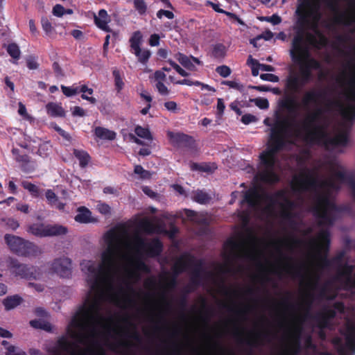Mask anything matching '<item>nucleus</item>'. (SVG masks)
Wrapping results in <instances>:
<instances>
[{
  "instance_id": "obj_18",
  "label": "nucleus",
  "mask_w": 355,
  "mask_h": 355,
  "mask_svg": "<svg viewBox=\"0 0 355 355\" xmlns=\"http://www.w3.org/2000/svg\"><path fill=\"white\" fill-rule=\"evenodd\" d=\"M334 175L347 184L350 190V196L355 202V171H338L335 172Z\"/></svg>"
},
{
  "instance_id": "obj_56",
  "label": "nucleus",
  "mask_w": 355,
  "mask_h": 355,
  "mask_svg": "<svg viewBox=\"0 0 355 355\" xmlns=\"http://www.w3.org/2000/svg\"><path fill=\"white\" fill-rule=\"evenodd\" d=\"M175 83L179 85L199 86L201 82L199 80H192L191 79H182L177 80Z\"/></svg>"
},
{
  "instance_id": "obj_35",
  "label": "nucleus",
  "mask_w": 355,
  "mask_h": 355,
  "mask_svg": "<svg viewBox=\"0 0 355 355\" xmlns=\"http://www.w3.org/2000/svg\"><path fill=\"white\" fill-rule=\"evenodd\" d=\"M175 58L178 60V61L182 64V66L189 70H193L195 67L193 64L192 61L191 60L190 57H187L185 54L178 52Z\"/></svg>"
},
{
  "instance_id": "obj_57",
  "label": "nucleus",
  "mask_w": 355,
  "mask_h": 355,
  "mask_svg": "<svg viewBox=\"0 0 355 355\" xmlns=\"http://www.w3.org/2000/svg\"><path fill=\"white\" fill-rule=\"evenodd\" d=\"M308 39H309V42L313 44H316V43H319L322 45H325V44L327 42V39H326L325 36H324L322 34L320 35V41L319 42H318L317 38L314 35H311V34H309L308 35Z\"/></svg>"
},
{
  "instance_id": "obj_48",
  "label": "nucleus",
  "mask_w": 355,
  "mask_h": 355,
  "mask_svg": "<svg viewBox=\"0 0 355 355\" xmlns=\"http://www.w3.org/2000/svg\"><path fill=\"white\" fill-rule=\"evenodd\" d=\"M134 6L139 15H143L146 12L147 6L144 0H134Z\"/></svg>"
},
{
  "instance_id": "obj_7",
  "label": "nucleus",
  "mask_w": 355,
  "mask_h": 355,
  "mask_svg": "<svg viewBox=\"0 0 355 355\" xmlns=\"http://www.w3.org/2000/svg\"><path fill=\"white\" fill-rule=\"evenodd\" d=\"M4 241L12 252L21 257H37L41 250L37 244L13 234H6Z\"/></svg>"
},
{
  "instance_id": "obj_39",
  "label": "nucleus",
  "mask_w": 355,
  "mask_h": 355,
  "mask_svg": "<svg viewBox=\"0 0 355 355\" xmlns=\"http://www.w3.org/2000/svg\"><path fill=\"white\" fill-rule=\"evenodd\" d=\"M21 186L24 189H27L31 195L33 197H38L40 195V189L37 185L31 183V182L24 180L21 182Z\"/></svg>"
},
{
  "instance_id": "obj_31",
  "label": "nucleus",
  "mask_w": 355,
  "mask_h": 355,
  "mask_svg": "<svg viewBox=\"0 0 355 355\" xmlns=\"http://www.w3.org/2000/svg\"><path fill=\"white\" fill-rule=\"evenodd\" d=\"M23 302V299L19 295L7 296L3 301V305L6 311H10L19 305Z\"/></svg>"
},
{
  "instance_id": "obj_9",
  "label": "nucleus",
  "mask_w": 355,
  "mask_h": 355,
  "mask_svg": "<svg viewBox=\"0 0 355 355\" xmlns=\"http://www.w3.org/2000/svg\"><path fill=\"white\" fill-rule=\"evenodd\" d=\"M66 226L61 224L35 223L28 225L27 232L39 238L62 236L68 233Z\"/></svg>"
},
{
  "instance_id": "obj_5",
  "label": "nucleus",
  "mask_w": 355,
  "mask_h": 355,
  "mask_svg": "<svg viewBox=\"0 0 355 355\" xmlns=\"http://www.w3.org/2000/svg\"><path fill=\"white\" fill-rule=\"evenodd\" d=\"M322 1L324 6L334 13L338 15L339 5L337 0H303L297 8L295 13L297 16V24L300 28L304 29L310 25V19L318 20L320 18L319 10L320 2Z\"/></svg>"
},
{
  "instance_id": "obj_26",
  "label": "nucleus",
  "mask_w": 355,
  "mask_h": 355,
  "mask_svg": "<svg viewBox=\"0 0 355 355\" xmlns=\"http://www.w3.org/2000/svg\"><path fill=\"white\" fill-rule=\"evenodd\" d=\"M345 345L348 349L355 352V325L348 324L345 333Z\"/></svg>"
},
{
  "instance_id": "obj_58",
  "label": "nucleus",
  "mask_w": 355,
  "mask_h": 355,
  "mask_svg": "<svg viewBox=\"0 0 355 355\" xmlns=\"http://www.w3.org/2000/svg\"><path fill=\"white\" fill-rule=\"evenodd\" d=\"M45 196H46L48 202L51 205L55 204L58 200V197L55 195V193L53 191L52 189H50L46 190V191L45 193Z\"/></svg>"
},
{
  "instance_id": "obj_25",
  "label": "nucleus",
  "mask_w": 355,
  "mask_h": 355,
  "mask_svg": "<svg viewBox=\"0 0 355 355\" xmlns=\"http://www.w3.org/2000/svg\"><path fill=\"white\" fill-rule=\"evenodd\" d=\"M261 196L257 187L250 188L244 193L241 203H247L250 207L258 205Z\"/></svg>"
},
{
  "instance_id": "obj_47",
  "label": "nucleus",
  "mask_w": 355,
  "mask_h": 355,
  "mask_svg": "<svg viewBox=\"0 0 355 355\" xmlns=\"http://www.w3.org/2000/svg\"><path fill=\"white\" fill-rule=\"evenodd\" d=\"M135 173L139 175L142 179H149L151 178L150 171L144 169L141 165L135 166Z\"/></svg>"
},
{
  "instance_id": "obj_24",
  "label": "nucleus",
  "mask_w": 355,
  "mask_h": 355,
  "mask_svg": "<svg viewBox=\"0 0 355 355\" xmlns=\"http://www.w3.org/2000/svg\"><path fill=\"white\" fill-rule=\"evenodd\" d=\"M109 21V16L105 9H101L97 16L94 15V24L106 33L112 32V28L108 26Z\"/></svg>"
},
{
  "instance_id": "obj_11",
  "label": "nucleus",
  "mask_w": 355,
  "mask_h": 355,
  "mask_svg": "<svg viewBox=\"0 0 355 355\" xmlns=\"http://www.w3.org/2000/svg\"><path fill=\"white\" fill-rule=\"evenodd\" d=\"M350 76L348 80V89L346 98L349 101V104L345 108L342 115L345 120L353 122L355 120V62L349 63Z\"/></svg>"
},
{
  "instance_id": "obj_32",
  "label": "nucleus",
  "mask_w": 355,
  "mask_h": 355,
  "mask_svg": "<svg viewBox=\"0 0 355 355\" xmlns=\"http://www.w3.org/2000/svg\"><path fill=\"white\" fill-rule=\"evenodd\" d=\"M94 135L97 138L101 139L114 140L116 138V133L114 131L106 129L101 126L96 127L94 129Z\"/></svg>"
},
{
  "instance_id": "obj_21",
  "label": "nucleus",
  "mask_w": 355,
  "mask_h": 355,
  "mask_svg": "<svg viewBox=\"0 0 355 355\" xmlns=\"http://www.w3.org/2000/svg\"><path fill=\"white\" fill-rule=\"evenodd\" d=\"M278 198H283V202L279 204L282 210L293 211L294 208L296 207V204L293 201L289 200V198L285 196L283 190H279V191L276 192L274 195L267 196L266 197V198L272 205L277 204Z\"/></svg>"
},
{
  "instance_id": "obj_53",
  "label": "nucleus",
  "mask_w": 355,
  "mask_h": 355,
  "mask_svg": "<svg viewBox=\"0 0 355 355\" xmlns=\"http://www.w3.org/2000/svg\"><path fill=\"white\" fill-rule=\"evenodd\" d=\"M26 64L28 69H37L39 67V64L37 62V58L33 55H29L26 59Z\"/></svg>"
},
{
  "instance_id": "obj_36",
  "label": "nucleus",
  "mask_w": 355,
  "mask_h": 355,
  "mask_svg": "<svg viewBox=\"0 0 355 355\" xmlns=\"http://www.w3.org/2000/svg\"><path fill=\"white\" fill-rule=\"evenodd\" d=\"M354 266L349 264H345L338 272L340 277H345V285L349 287V279L352 277Z\"/></svg>"
},
{
  "instance_id": "obj_30",
  "label": "nucleus",
  "mask_w": 355,
  "mask_h": 355,
  "mask_svg": "<svg viewBox=\"0 0 355 355\" xmlns=\"http://www.w3.org/2000/svg\"><path fill=\"white\" fill-rule=\"evenodd\" d=\"M47 114L53 117H64L65 116L64 110L57 103H49L46 105Z\"/></svg>"
},
{
  "instance_id": "obj_41",
  "label": "nucleus",
  "mask_w": 355,
  "mask_h": 355,
  "mask_svg": "<svg viewBox=\"0 0 355 355\" xmlns=\"http://www.w3.org/2000/svg\"><path fill=\"white\" fill-rule=\"evenodd\" d=\"M193 200L200 204H207L210 201L209 195L202 190H198L193 196Z\"/></svg>"
},
{
  "instance_id": "obj_62",
  "label": "nucleus",
  "mask_w": 355,
  "mask_h": 355,
  "mask_svg": "<svg viewBox=\"0 0 355 355\" xmlns=\"http://www.w3.org/2000/svg\"><path fill=\"white\" fill-rule=\"evenodd\" d=\"M260 78L263 80L270 81V82H277L279 80V78L274 75V73H261Z\"/></svg>"
},
{
  "instance_id": "obj_27",
  "label": "nucleus",
  "mask_w": 355,
  "mask_h": 355,
  "mask_svg": "<svg viewBox=\"0 0 355 355\" xmlns=\"http://www.w3.org/2000/svg\"><path fill=\"white\" fill-rule=\"evenodd\" d=\"M210 55L215 60H223L227 55V49L225 44L218 43L211 47Z\"/></svg>"
},
{
  "instance_id": "obj_15",
  "label": "nucleus",
  "mask_w": 355,
  "mask_h": 355,
  "mask_svg": "<svg viewBox=\"0 0 355 355\" xmlns=\"http://www.w3.org/2000/svg\"><path fill=\"white\" fill-rule=\"evenodd\" d=\"M168 139L177 148H192L195 140L192 136L183 132H168Z\"/></svg>"
},
{
  "instance_id": "obj_54",
  "label": "nucleus",
  "mask_w": 355,
  "mask_h": 355,
  "mask_svg": "<svg viewBox=\"0 0 355 355\" xmlns=\"http://www.w3.org/2000/svg\"><path fill=\"white\" fill-rule=\"evenodd\" d=\"M193 288H191L190 286H187L185 290V294L182 295L180 299L178 301V305L180 308L182 310L185 309V307L187 306V296L186 295L193 291Z\"/></svg>"
},
{
  "instance_id": "obj_51",
  "label": "nucleus",
  "mask_w": 355,
  "mask_h": 355,
  "mask_svg": "<svg viewBox=\"0 0 355 355\" xmlns=\"http://www.w3.org/2000/svg\"><path fill=\"white\" fill-rule=\"evenodd\" d=\"M216 71L218 74L223 78L230 76L232 73L231 69L225 64L220 65L216 68Z\"/></svg>"
},
{
  "instance_id": "obj_49",
  "label": "nucleus",
  "mask_w": 355,
  "mask_h": 355,
  "mask_svg": "<svg viewBox=\"0 0 355 355\" xmlns=\"http://www.w3.org/2000/svg\"><path fill=\"white\" fill-rule=\"evenodd\" d=\"M167 62L176 72L180 74L181 76L187 77L189 76V73L187 72L184 69L181 68L180 66L175 61L172 60H168Z\"/></svg>"
},
{
  "instance_id": "obj_44",
  "label": "nucleus",
  "mask_w": 355,
  "mask_h": 355,
  "mask_svg": "<svg viewBox=\"0 0 355 355\" xmlns=\"http://www.w3.org/2000/svg\"><path fill=\"white\" fill-rule=\"evenodd\" d=\"M250 62L253 64L258 65L259 68L261 71H275V67H273L272 65L267 64H261L259 62L258 60L253 59L252 58V55L249 56L247 62L250 63Z\"/></svg>"
},
{
  "instance_id": "obj_45",
  "label": "nucleus",
  "mask_w": 355,
  "mask_h": 355,
  "mask_svg": "<svg viewBox=\"0 0 355 355\" xmlns=\"http://www.w3.org/2000/svg\"><path fill=\"white\" fill-rule=\"evenodd\" d=\"M304 268V265L303 264H301L299 266L290 265L287 266L286 271L288 274H291L294 277H302V270Z\"/></svg>"
},
{
  "instance_id": "obj_23",
  "label": "nucleus",
  "mask_w": 355,
  "mask_h": 355,
  "mask_svg": "<svg viewBox=\"0 0 355 355\" xmlns=\"http://www.w3.org/2000/svg\"><path fill=\"white\" fill-rule=\"evenodd\" d=\"M193 266L192 277L191 279V288L192 286H198L202 283V272H203V263L201 259L195 260L193 258V263L190 266Z\"/></svg>"
},
{
  "instance_id": "obj_33",
  "label": "nucleus",
  "mask_w": 355,
  "mask_h": 355,
  "mask_svg": "<svg viewBox=\"0 0 355 355\" xmlns=\"http://www.w3.org/2000/svg\"><path fill=\"white\" fill-rule=\"evenodd\" d=\"M191 168L193 171H200L203 172L211 173L214 172L217 168V166L216 165L215 163L193 162L191 164Z\"/></svg>"
},
{
  "instance_id": "obj_13",
  "label": "nucleus",
  "mask_w": 355,
  "mask_h": 355,
  "mask_svg": "<svg viewBox=\"0 0 355 355\" xmlns=\"http://www.w3.org/2000/svg\"><path fill=\"white\" fill-rule=\"evenodd\" d=\"M300 76L290 75L285 81V88L291 94H295L302 87L313 80V73L311 71L299 70Z\"/></svg>"
},
{
  "instance_id": "obj_34",
  "label": "nucleus",
  "mask_w": 355,
  "mask_h": 355,
  "mask_svg": "<svg viewBox=\"0 0 355 355\" xmlns=\"http://www.w3.org/2000/svg\"><path fill=\"white\" fill-rule=\"evenodd\" d=\"M300 351V329L297 331V336L292 347L283 352L282 355H297Z\"/></svg>"
},
{
  "instance_id": "obj_43",
  "label": "nucleus",
  "mask_w": 355,
  "mask_h": 355,
  "mask_svg": "<svg viewBox=\"0 0 355 355\" xmlns=\"http://www.w3.org/2000/svg\"><path fill=\"white\" fill-rule=\"evenodd\" d=\"M51 151V146L49 143H43L40 144L37 154L42 157H47Z\"/></svg>"
},
{
  "instance_id": "obj_64",
  "label": "nucleus",
  "mask_w": 355,
  "mask_h": 355,
  "mask_svg": "<svg viewBox=\"0 0 355 355\" xmlns=\"http://www.w3.org/2000/svg\"><path fill=\"white\" fill-rule=\"evenodd\" d=\"M98 211L103 214H110V207L109 205L105 203H101L97 205Z\"/></svg>"
},
{
  "instance_id": "obj_46",
  "label": "nucleus",
  "mask_w": 355,
  "mask_h": 355,
  "mask_svg": "<svg viewBox=\"0 0 355 355\" xmlns=\"http://www.w3.org/2000/svg\"><path fill=\"white\" fill-rule=\"evenodd\" d=\"M319 239L323 242L325 245L326 250L328 251L330 246V233L327 230L321 231L318 234Z\"/></svg>"
},
{
  "instance_id": "obj_63",
  "label": "nucleus",
  "mask_w": 355,
  "mask_h": 355,
  "mask_svg": "<svg viewBox=\"0 0 355 355\" xmlns=\"http://www.w3.org/2000/svg\"><path fill=\"white\" fill-rule=\"evenodd\" d=\"M65 8L60 4H57L53 7V14L55 17H62L64 15Z\"/></svg>"
},
{
  "instance_id": "obj_29",
  "label": "nucleus",
  "mask_w": 355,
  "mask_h": 355,
  "mask_svg": "<svg viewBox=\"0 0 355 355\" xmlns=\"http://www.w3.org/2000/svg\"><path fill=\"white\" fill-rule=\"evenodd\" d=\"M73 155L79 162V166L82 168H86L91 161V157L86 150L73 149Z\"/></svg>"
},
{
  "instance_id": "obj_22",
  "label": "nucleus",
  "mask_w": 355,
  "mask_h": 355,
  "mask_svg": "<svg viewBox=\"0 0 355 355\" xmlns=\"http://www.w3.org/2000/svg\"><path fill=\"white\" fill-rule=\"evenodd\" d=\"M349 7L352 8V13L349 15L341 12L334 17L336 24L345 26H350L355 23V0H349Z\"/></svg>"
},
{
  "instance_id": "obj_1",
  "label": "nucleus",
  "mask_w": 355,
  "mask_h": 355,
  "mask_svg": "<svg viewBox=\"0 0 355 355\" xmlns=\"http://www.w3.org/2000/svg\"><path fill=\"white\" fill-rule=\"evenodd\" d=\"M324 113L322 107H317L300 122L289 121L287 118L277 119L271 128L268 148L259 155V164L263 169L257 173L255 178L268 184H274L279 181V177L275 172L276 153L286 146L288 142V137L293 136L311 144L322 143L327 149L329 146H347L349 143L347 131L330 137L324 128L318 124Z\"/></svg>"
},
{
  "instance_id": "obj_8",
  "label": "nucleus",
  "mask_w": 355,
  "mask_h": 355,
  "mask_svg": "<svg viewBox=\"0 0 355 355\" xmlns=\"http://www.w3.org/2000/svg\"><path fill=\"white\" fill-rule=\"evenodd\" d=\"M53 353L55 355H61V353L68 355H105L103 349L96 351L92 347L80 349L76 343L69 340L65 336H61L57 340L56 347L53 349Z\"/></svg>"
},
{
  "instance_id": "obj_38",
  "label": "nucleus",
  "mask_w": 355,
  "mask_h": 355,
  "mask_svg": "<svg viewBox=\"0 0 355 355\" xmlns=\"http://www.w3.org/2000/svg\"><path fill=\"white\" fill-rule=\"evenodd\" d=\"M6 51L9 55L15 60L20 59V49L19 46L15 43H11L6 46Z\"/></svg>"
},
{
  "instance_id": "obj_50",
  "label": "nucleus",
  "mask_w": 355,
  "mask_h": 355,
  "mask_svg": "<svg viewBox=\"0 0 355 355\" xmlns=\"http://www.w3.org/2000/svg\"><path fill=\"white\" fill-rule=\"evenodd\" d=\"M281 216L283 220L288 221L291 226H293L296 224V223L293 220L295 214L292 212V211L282 210Z\"/></svg>"
},
{
  "instance_id": "obj_6",
  "label": "nucleus",
  "mask_w": 355,
  "mask_h": 355,
  "mask_svg": "<svg viewBox=\"0 0 355 355\" xmlns=\"http://www.w3.org/2000/svg\"><path fill=\"white\" fill-rule=\"evenodd\" d=\"M327 93L326 90H317L311 89L304 92V96L301 98V105L303 107L309 108L310 105H313L320 107L322 103L324 104L323 107L325 110H330L336 107H342V104L339 100L327 98Z\"/></svg>"
},
{
  "instance_id": "obj_60",
  "label": "nucleus",
  "mask_w": 355,
  "mask_h": 355,
  "mask_svg": "<svg viewBox=\"0 0 355 355\" xmlns=\"http://www.w3.org/2000/svg\"><path fill=\"white\" fill-rule=\"evenodd\" d=\"M156 88L159 91V93L163 96L168 95V87L165 85V84L162 81H157L156 83Z\"/></svg>"
},
{
  "instance_id": "obj_37",
  "label": "nucleus",
  "mask_w": 355,
  "mask_h": 355,
  "mask_svg": "<svg viewBox=\"0 0 355 355\" xmlns=\"http://www.w3.org/2000/svg\"><path fill=\"white\" fill-rule=\"evenodd\" d=\"M296 101L293 97H288L281 101L280 106L286 109L288 112L292 113L295 111L297 107Z\"/></svg>"
},
{
  "instance_id": "obj_12",
  "label": "nucleus",
  "mask_w": 355,
  "mask_h": 355,
  "mask_svg": "<svg viewBox=\"0 0 355 355\" xmlns=\"http://www.w3.org/2000/svg\"><path fill=\"white\" fill-rule=\"evenodd\" d=\"M135 248L138 252H144L146 257L155 258L160 256L163 251V243L158 238L146 241L141 237L135 239Z\"/></svg>"
},
{
  "instance_id": "obj_52",
  "label": "nucleus",
  "mask_w": 355,
  "mask_h": 355,
  "mask_svg": "<svg viewBox=\"0 0 355 355\" xmlns=\"http://www.w3.org/2000/svg\"><path fill=\"white\" fill-rule=\"evenodd\" d=\"M41 23L46 34L49 35L52 33L53 27L46 17H42L41 19Z\"/></svg>"
},
{
  "instance_id": "obj_4",
  "label": "nucleus",
  "mask_w": 355,
  "mask_h": 355,
  "mask_svg": "<svg viewBox=\"0 0 355 355\" xmlns=\"http://www.w3.org/2000/svg\"><path fill=\"white\" fill-rule=\"evenodd\" d=\"M304 30L300 28L292 39L291 60L297 64L299 70H321V62L311 55L309 46L304 44Z\"/></svg>"
},
{
  "instance_id": "obj_55",
  "label": "nucleus",
  "mask_w": 355,
  "mask_h": 355,
  "mask_svg": "<svg viewBox=\"0 0 355 355\" xmlns=\"http://www.w3.org/2000/svg\"><path fill=\"white\" fill-rule=\"evenodd\" d=\"M255 105L261 109H267L269 107V103L266 98H257L253 99Z\"/></svg>"
},
{
  "instance_id": "obj_2",
  "label": "nucleus",
  "mask_w": 355,
  "mask_h": 355,
  "mask_svg": "<svg viewBox=\"0 0 355 355\" xmlns=\"http://www.w3.org/2000/svg\"><path fill=\"white\" fill-rule=\"evenodd\" d=\"M105 240L107 248L101 254V263L98 268L95 266L92 261H86L81 263L82 270H87L93 277L87 279L90 286V291L85 301L80 306L77 313L69 322L67 333L70 338L75 339L78 343L86 345L90 338L95 336V329L92 328L90 333L85 331L93 327L94 324L99 323L105 319L101 314V304L97 297L91 298V292L100 293L105 278L102 275L110 273L116 266V258L120 249L119 234L113 230L105 234Z\"/></svg>"
},
{
  "instance_id": "obj_17",
  "label": "nucleus",
  "mask_w": 355,
  "mask_h": 355,
  "mask_svg": "<svg viewBox=\"0 0 355 355\" xmlns=\"http://www.w3.org/2000/svg\"><path fill=\"white\" fill-rule=\"evenodd\" d=\"M71 261L67 257L55 259L51 269L54 273L62 277H69L71 275Z\"/></svg>"
},
{
  "instance_id": "obj_28",
  "label": "nucleus",
  "mask_w": 355,
  "mask_h": 355,
  "mask_svg": "<svg viewBox=\"0 0 355 355\" xmlns=\"http://www.w3.org/2000/svg\"><path fill=\"white\" fill-rule=\"evenodd\" d=\"M75 220L80 223H88L93 221L92 211L86 207H80L78 209V214L75 216Z\"/></svg>"
},
{
  "instance_id": "obj_14",
  "label": "nucleus",
  "mask_w": 355,
  "mask_h": 355,
  "mask_svg": "<svg viewBox=\"0 0 355 355\" xmlns=\"http://www.w3.org/2000/svg\"><path fill=\"white\" fill-rule=\"evenodd\" d=\"M143 35L140 31H135L129 40L132 52L137 57L138 60L146 64L150 59L151 52L149 50H141L140 45L142 43Z\"/></svg>"
},
{
  "instance_id": "obj_10",
  "label": "nucleus",
  "mask_w": 355,
  "mask_h": 355,
  "mask_svg": "<svg viewBox=\"0 0 355 355\" xmlns=\"http://www.w3.org/2000/svg\"><path fill=\"white\" fill-rule=\"evenodd\" d=\"M8 266L11 274L15 276L26 279H37L41 275L40 270L37 266L20 263L17 259L10 257L8 260Z\"/></svg>"
},
{
  "instance_id": "obj_20",
  "label": "nucleus",
  "mask_w": 355,
  "mask_h": 355,
  "mask_svg": "<svg viewBox=\"0 0 355 355\" xmlns=\"http://www.w3.org/2000/svg\"><path fill=\"white\" fill-rule=\"evenodd\" d=\"M336 315V312L333 309L326 308L322 312L318 313L315 316L316 324L320 329H325L329 327L330 320Z\"/></svg>"
},
{
  "instance_id": "obj_19",
  "label": "nucleus",
  "mask_w": 355,
  "mask_h": 355,
  "mask_svg": "<svg viewBox=\"0 0 355 355\" xmlns=\"http://www.w3.org/2000/svg\"><path fill=\"white\" fill-rule=\"evenodd\" d=\"M193 263V256L185 254L180 257L172 267L173 277H177L184 272Z\"/></svg>"
},
{
  "instance_id": "obj_42",
  "label": "nucleus",
  "mask_w": 355,
  "mask_h": 355,
  "mask_svg": "<svg viewBox=\"0 0 355 355\" xmlns=\"http://www.w3.org/2000/svg\"><path fill=\"white\" fill-rule=\"evenodd\" d=\"M112 76L114 79L115 89L118 92H120L123 89L125 83L121 76L119 71L118 69H114L112 71Z\"/></svg>"
},
{
  "instance_id": "obj_16",
  "label": "nucleus",
  "mask_w": 355,
  "mask_h": 355,
  "mask_svg": "<svg viewBox=\"0 0 355 355\" xmlns=\"http://www.w3.org/2000/svg\"><path fill=\"white\" fill-rule=\"evenodd\" d=\"M15 156L16 162H19L20 169L24 173H31L37 168V162L32 159L28 154H20L19 149L13 148L11 150Z\"/></svg>"
},
{
  "instance_id": "obj_40",
  "label": "nucleus",
  "mask_w": 355,
  "mask_h": 355,
  "mask_svg": "<svg viewBox=\"0 0 355 355\" xmlns=\"http://www.w3.org/2000/svg\"><path fill=\"white\" fill-rule=\"evenodd\" d=\"M135 133L140 138L152 140V134L148 128H144L141 125H137L135 128Z\"/></svg>"
},
{
  "instance_id": "obj_61",
  "label": "nucleus",
  "mask_w": 355,
  "mask_h": 355,
  "mask_svg": "<svg viewBox=\"0 0 355 355\" xmlns=\"http://www.w3.org/2000/svg\"><path fill=\"white\" fill-rule=\"evenodd\" d=\"M163 16L166 17L168 19H173L175 17V15L172 11L159 9L157 12V17L161 19Z\"/></svg>"
},
{
  "instance_id": "obj_3",
  "label": "nucleus",
  "mask_w": 355,
  "mask_h": 355,
  "mask_svg": "<svg viewBox=\"0 0 355 355\" xmlns=\"http://www.w3.org/2000/svg\"><path fill=\"white\" fill-rule=\"evenodd\" d=\"M329 179L319 180L309 171L306 174L295 176L291 184L292 189L296 192H303L309 189L317 188L329 189ZM340 211L339 207L330 198V193L327 190L324 193H317L312 211L316 218L319 219L320 225H333L336 216L334 212Z\"/></svg>"
},
{
  "instance_id": "obj_59",
  "label": "nucleus",
  "mask_w": 355,
  "mask_h": 355,
  "mask_svg": "<svg viewBox=\"0 0 355 355\" xmlns=\"http://www.w3.org/2000/svg\"><path fill=\"white\" fill-rule=\"evenodd\" d=\"M257 120V116L250 114H245L242 115L241 116V123L246 125L250 124V123L252 122H256Z\"/></svg>"
}]
</instances>
